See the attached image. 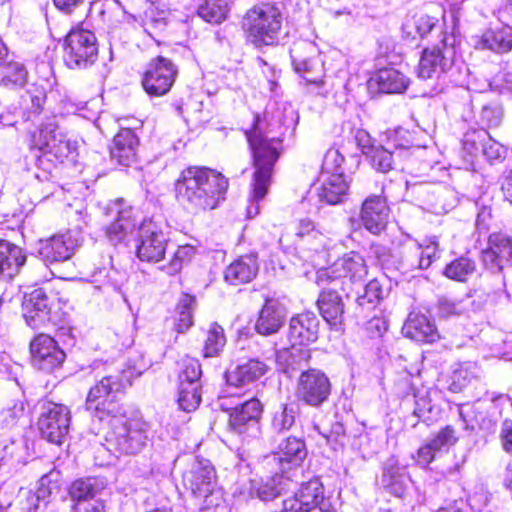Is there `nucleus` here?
<instances>
[{
  "mask_svg": "<svg viewBox=\"0 0 512 512\" xmlns=\"http://www.w3.org/2000/svg\"><path fill=\"white\" fill-rule=\"evenodd\" d=\"M368 274V266L362 255L357 252H349L338 258L329 267L319 269L316 272L315 282L318 286H339L345 291L349 283H361Z\"/></svg>",
  "mask_w": 512,
  "mask_h": 512,
  "instance_id": "6e6552de",
  "label": "nucleus"
},
{
  "mask_svg": "<svg viewBox=\"0 0 512 512\" xmlns=\"http://www.w3.org/2000/svg\"><path fill=\"white\" fill-rule=\"evenodd\" d=\"M485 139H487L486 129L468 130L462 140L463 151L471 157L476 156L481 151Z\"/></svg>",
  "mask_w": 512,
  "mask_h": 512,
  "instance_id": "5fc2aeb1",
  "label": "nucleus"
},
{
  "mask_svg": "<svg viewBox=\"0 0 512 512\" xmlns=\"http://www.w3.org/2000/svg\"><path fill=\"white\" fill-rule=\"evenodd\" d=\"M408 191L416 195L425 208L434 214H444L451 210L456 203L454 192L447 187L431 188L428 184H412L407 186Z\"/></svg>",
  "mask_w": 512,
  "mask_h": 512,
  "instance_id": "4be33fe9",
  "label": "nucleus"
},
{
  "mask_svg": "<svg viewBox=\"0 0 512 512\" xmlns=\"http://www.w3.org/2000/svg\"><path fill=\"white\" fill-rule=\"evenodd\" d=\"M274 475L266 479L250 480L249 492L252 497L271 501L290 488V478L276 468L267 467Z\"/></svg>",
  "mask_w": 512,
  "mask_h": 512,
  "instance_id": "bb28decb",
  "label": "nucleus"
},
{
  "mask_svg": "<svg viewBox=\"0 0 512 512\" xmlns=\"http://www.w3.org/2000/svg\"><path fill=\"white\" fill-rule=\"evenodd\" d=\"M28 80V71L18 62L9 63L0 70V84L6 87H23Z\"/></svg>",
  "mask_w": 512,
  "mask_h": 512,
  "instance_id": "de8ad7c7",
  "label": "nucleus"
},
{
  "mask_svg": "<svg viewBox=\"0 0 512 512\" xmlns=\"http://www.w3.org/2000/svg\"><path fill=\"white\" fill-rule=\"evenodd\" d=\"M227 189L228 180L221 173L199 166L184 169L175 182L176 199L191 215L216 209Z\"/></svg>",
  "mask_w": 512,
  "mask_h": 512,
  "instance_id": "f257e3e1",
  "label": "nucleus"
},
{
  "mask_svg": "<svg viewBox=\"0 0 512 512\" xmlns=\"http://www.w3.org/2000/svg\"><path fill=\"white\" fill-rule=\"evenodd\" d=\"M481 151L489 161L500 160L504 158V154L506 152L504 146L496 140L492 139L488 132L487 139H485L483 142Z\"/></svg>",
  "mask_w": 512,
  "mask_h": 512,
  "instance_id": "0e129e2a",
  "label": "nucleus"
},
{
  "mask_svg": "<svg viewBox=\"0 0 512 512\" xmlns=\"http://www.w3.org/2000/svg\"><path fill=\"white\" fill-rule=\"evenodd\" d=\"M440 37L437 46L423 51L418 66V76L422 79L445 72L453 63L455 36L441 31Z\"/></svg>",
  "mask_w": 512,
  "mask_h": 512,
  "instance_id": "ddd939ff",
  "label": "nucleus"
},
{
  "mask_svg": "<svg viewBox=\"0 0 512 512\" xmlns=\"http://www.w3.org/2000/svg\"><path fill=\"white\" fill-rule=\"evenodd\" d=\"M356 140L362 153L366 155L372 167L378 172L387 173L395 169L400 158L407 154V150L403 147L394 145L395 150H392L390 144L388 146L370 144L369 135L365 131H358Z\"/></svg>",
  "mask_w": 512,
  "mask_h": 512,
  "instance_id": "6ab92c4d",
  "label": "nucleus"
},
{
  "mask_svg": "<svg viewBox=\"0 0 512 512\" xmlns=\"http://www.w3.org/2000/svg\"><path fill=\"white\" fill-rule=\"evenodd\" d=\"M181 370L179 373V384H191L201 386L200 378L202 375L201 364L195 358L185 357L181 361Z\"/></svg>",
  "mask_w": 512,
  "mask_h": 512,
  "instance_id": "603ef678",
  "label": "nucleus"
},
{
  "mask_svg": "<svg viewBox=\"0 0 512 512\" xmlns=\"http://www.w3.org/2000/svg\"><path fill=\"white\" fill-rule=\"evenodd\" d=\"M177 73V67L171 60L158 56L149 63L143 75V88L150 96L165 95L174 84Z\"/></svg>",
  "mask_w": 512,
  "mask_h": 512,
  "instance_id": "dca6fc26",
  "label": "nucleus"
},
{
  "mask_svg": "<svg viewBox=\"0 0 512 512\" xmlns=\"http://www.w3.org/2000/svg\"><path fill=\"white\" fill-rule=\"evenodd\" d=\"M332 390L329 377L320 369L302 370L295 389L296 398L308 406L318 408L328 401Z\"/></svg>",
  "mask_w": 512,
  "mask_h": 512,
  "instance_id": "f8f14e48",
  "label": "nucleus"
},
{
  "mask_svg": "<svg viewBox=\"0 0 512 512\" xmlns=\"http://www.w3.org/2000/svg\"><path fill=\"white\" fill-rule=\"evenodd\" d=\"M263 412L261 402L251 398L231 409L229 430L243 437H257L260 433L259 419Z\"/></svg>",
  "mask_w": 512,
  "mask_h": 512,
  "instance_id": "a211bd4d",
  "label": "nucleus"
},
{
  "mask_svg": "<svg viewBox=\"0 0 512 512\" xmlns=\"http://www.w3.org/2000/svg\"><path fill=\"white\" fill-rule=\"evenodd\" d=\"M403 334L418 342L433 343L439 339L435 324L427 316L411 312L402 328Z\"/></svg>",
  "mask_w": 512,
  "mask_h": 512,
  "instance_id": "c85d7f7f",
  "label": "nucleus"
},
{
  "mask_svg": "<svg viewBox=\"0 0 512 512\" xmlns=\"http://www.w3.org/2000/svg\"><path fill=\"white\" fill-rule=\"evenodd\" d=\"M422 258L421 247L418 246V243H414L405 253L402 265L406 270L411 271L415 269H427V262Z\"/></svg>",
  "mask_w": 512,
  "mask_h": 512,
  "instance_id": "680f3d73",
  "label": "nucleus"
},
{
  "mask_svg": "<svg viewBox=\"0 0 512 512\" xmlns=\"http://www.w3.org/2000/svg\"><path fill=\"white\" fill-rule=\"evenodd\" d=\"M285 316V307L278 300H266L256 322V331L261 335H271L278 332L283 325Z\"/></svg>",
  "mask_w": 512,
  "mask_h": 512,
  "instance_id": "2f4dec72",
  "label": "nucleus"
},
{
  "mask_svg": "<svg viewBox=\"0 0 512 512\" xmlns=\"http://www.w3.org/2000/svg\"><path fill=\"white\" fill-rule=\"evenodd\" d=\"M201 400V386L179 384L177 402L183 411H194L199 406Z\"/></svg>",
  "mask_w": 512,
  "mask_h": 512,
  "instance_id": "3c124183",
  "label": "nucleus"
},
{
  "mask_svg": "<svg viewBox=\"0 0 512 512\" xmlns=\"http://www.w3.org/2000/svg\"><path fill=\"white\" fill-rule=\"evenodd\" d=\"M198 15L209 23H221L228 12V0H195Z\"/></svg>",
  "mask_w": 512,
  "mask_h": 512,
  "instance_id": "79ce46f5",
  "label": "nucleus"
},
{
  "mask_svg": "<svg viewBox=\"0 0 512 512\" xmlns=\"http://www.w3.org/2000/svg\"><path fill=\"white\" fill-rule=\"evenodd\" d=\"M489 246L482 252L484 265L497 272L493 276V286L486 287L485 293L489 303L495 305L505 295L506 276L512 277V267L507 266L512 260L511 239L502 233L489 236Z\"/></svg>",
  "mask_w": 512,
  "mask_h": 512,
  "instance_id": "20e7f679",
  "label": "nucleus"
},
{
  "mask_svg": "<svg viewBox=\"0 0 512 512\" xmlns=\"http://www.w3.org/2000/svg\"><path fill=\"white\" fill-rule=\"evenodd\" d=\"M383 289L377 280H371L364 289V293L357 297L359 306L365 307L368 305L374 306L382 298Z\"/></svg>",
  "mask_w": 512,
  "mask_h": 512,
  "instance_id": "bf43d9fd",
  "label": "nucleus"
},
{
  "mask_svg": "<svg viewBox=\"0 0 512 512\" xmlns=\"http://www.w3.org/2000/svg\"><path fill=\"white\" fill-rule=\"evenodd\" d=\"M475 270V261L467 256H461L446 265L444 275L449 279L464 282Z\"/></svg>",
  "mask_w": 512,
  "mask_h": 512,
  "instance_id": "a18cd8bd",
  "label": "nucleus"
},
{
  "mask_svg": "<svg viewBox=\"0 0 512 512\" xmlns=\"http://www.w3.org/2000/svg\"><path fill=\"white\" fill-rule=\"evenodd\" d=\"M138 137L131 129H121L113 140L111 156L119 164L129 166L136 158Z\"/></svg>",
  "mask_w": 512,
  "mask_h": 512,
  "instance_id": "473e14b6",
  "label": "nucleus"
},
{
  "mask_svg": "<svg viewBox=\"0 0 512 512\" xmlns=\"http://www.w3.org/2000/svg\"><path fill=\"white\" fill-rule=\"evenodd\" d=\"M226 344L224 329L217 323H212L204 343L203 356L206 358L219 356Z\"/></svg>",
  "mask_w": 512,
  "mask_h": 512,
  "instance_id": "09e8293b",
  "label": "nucleus"
},
{
  "mask_svg": "<svg viewBox=\"0 0 512 512\" xmlns=\"http://www.w3.org/2000/svg\"><path fill=\"white\" fill-rule=\"evenodd\" d=\"M25 261L26 256L22 253L21 248L0 239V276L11 279L18 273Z\"/></svg>",
  "mask_w": 512,
  "mask_h": 512,
  "instance_id": "e433bc0d",
  "label": "nucleus"
},
{
  "mask_svg": "<svg viewBox=\"0 0 512 512\" xmlns=\"http://www.w3.org/2000/svg\"><path fill=\"white\" fill-rule=\"evenodd\" d=\"M307 456L305 443L302 439L290 436L280 442L277 450L263 458L264 467H272L280 472L298 467Z\"/></svg>",
  "mask_w": 512,
  "mask_h": 512,
  "instance_id": "aec40b11",
  "label": "nucleus"
},
{
  "mask_svg": "<svg viewBox=\"0 0 512 512\" xmlns=\"http://www.w3.org/2000/svg\"><path fill=\"white\" fill-rule=\"evenodd\" d=\"M112 211L116 213V218L106 228V236L112 245L128 242L135 234L138 235L141 222L147 221L137 209L126 205L122 200L114 204Z\"/></svg>",
  "mask_w": 512,
  "mask_h": 512,
  "instance_id": "2eb2a0df",
  "label": "nucleus"
},
{
  "mask_svg": "<svg viewBox=\"0 0 512 512\" xmlns=\"http://www.w3.org/2000/svg\"><path fill=\"white\" fill-rule=\"evenodd\" d=\"M457 441L455 430L451 426L441 429L428 443L440 452L443 448L454 445Z\"/></svg>",
  "mask_w": 512,
  "mask_h": 512,
  "instance_id": "e2e57ef3",
  "label": "nucleus"
},
{
  "mask_svg": "<svg viewBox=\"0 0 512 512\" xmlns=\"http://www.w3.org/2000/svg\"><path fill=\"white\" fill-rule=\"evenodd\" d=\"M136 255L142 262L157 263L166 253L169 237L151 220L142 221L136 238Z\"/></svg>",
  "mask_w": 512,
  "mask_h": 512,
  "instance_id": "4468645a",
  "label": "nucleus"
},
{
  "mask_svg": "<svg viewBox=\"0 0 512 512\" xmlns=\"http://www.w3.org/2000/svg\"><path fill=\"white\" fill-rule=\"evenodd\" d=\"M294 70L307 82L320 88L325 84L324 67L317 45L311 41L295 42L290 49Z\"/></svg>",
  "mask_w": 512,
  "mask_h": 512,
  "instance_id": "9b49d317",
  "label": "nucleus"
},
{
  "mask_svg": "<svg viewBox=\"0 0 512 512\" xmlns=\"http://www.w3.org/2000/svg\"><path fill=\"white\" fill-rule=\"evenodd\" d=\"M319 320L312 312H304L290 320L289 340L292 346H304L313 343L318 338Z\"/></svg>",
  "mask_w": 512,
  "mask_h": 512,
  "instance_id": "cd10ccee",
  "label": "nucleus"
},
{
  "mask_svg": "<svg viewBox=\"0 0 512 512\" xmlns=\"http://www.w3.org/2000/svg\"><path fill=\"white\" fill-rule=\"evenodd\" d=\"M119 272L111 267H101L92 274V282L102 286H110L114 290H120L121 284L117 280Z\"/></svg>",
  "mask_w": 512,
  "mask_h": 512,
  "instance_id": "13d9d810",
  "label": "nucleus"
},
{
  "mask_svg": "<svg viewBox=\"0 0 512 512\" xmlns=\"http://www.w3.org/2000/svg\"><path fill=\"white\" fill-rule=\"evenodd\" d=\"M258 263L254 255H245L232 262L224 272L226 282L239 285L250 282L258 272Z\"/></svg>",
  "mask_w": 512,
  "mask_h": 512,
  "instance_id": "c9c22d12",
  "label": "nucleus"
},
{
  "mask_svg": "<svg viewBox=\"0 0 512 512\" xmlns=\"http://www.w3.org/2000/svg\"><path fill=\"white\" fill-rule=\"evenodd\" d=\"M268 369V365L263 361L250 359L226 372V382L230 386L245 387L264 376Z\"/></svg>",
  "mask_w": 512,
  "mask_h": 512,
  "instance_id": "7c9ffc66",
  "label": "nucleus"
},
{
  "mask_svg": "<svg viewBox=\"0 0 512 512\" xmlns=\"http://www.w3.org/2000/svg\"><path fill=\"white\" fill-rule=\"evenodd\" d=\"M58 490V473L51 471L39 479L36 491L29 493V501L36 500L46 505L48 498Z\"/></svg>",
  "mask_w": 512,
  "mask_h": 512,
  "instance_id": "8fccbe9b",
  "label": "nucleus"
},
{
  "mask_svg": "<svg viewBox=\"0 0 512 512\" xmlns=\"http://www.w3.org/2000/svg\"><path fill=\"white\" fill-rule=\"evenodd\" d=\"M281 24L280 11L270 4L251 8L242 20V27L248 40L258 47L272 45L278 39Z\"/></svg>",
  "mask_w": 512,
  "mask_h": 512,
  "instance_id": "0eeeda50",
  "label": "nucleus"
},
{
  "mask_svg": "<svg viewBox=\"0 0 512 512\" xmlns=\"http://www.w3.org/2000/svg\"><path fill=\"white\" fill-rule=\"evenodd\" d=\"M389 213L386 199L380 195H371L363 202L360 216L364 227L378 235L385 229Z\"/></svg>",
  "mask_w": 512,
  "mask_h": 512,
  "instance_id": "393cba45",
  "label": "nucleus"
},
{
  "mask_svg": "<svg viewBox=\"0 0 512 512\" xmlns=\"http://www.w3.org/2000/svg\"><path fill=\"white\" fill-rule=\"evenodd\" d=\"M127 385H130V380L123 374L103 377L90 388L86 399V409L100 421L108 417L112 419L122 416L125 409L119 403V395Z\"/></svg>",
  "mask_w": 512,
  "mask_h": 512,
  "instance_id": "423d86ee",
  "label": "nucleus"
},
{
  "mask_svg": "<svg viewBox=\"0 0 512 512\" xmlns=\"http://www.w3.org/2000/svg\"><path fill=\"white\" fill-rule=\"evenodd\" d=\"M262 129V122L257 117L251 131H246L247 141L253 156L255 172L252 193L247 206V217L254 218L259 213V201L267 194L271 183L273 167L279 157L280 140L269 136Z\"/></svg>",
  "mask_w": 512,
  "mask_h": 512,
  "instance_id": "f03ea898",
  "label": "nucleus"
},
{
  "mask_svg": "<svg viewBox=\"0 0 512 512\" xmlns=\"http://www.w3.org/2000/svg\"><path fill=\"white\" fill-rule=\"evenodd\" d=\"M310 358L311 355L308 349L296 348V346H292L291 350L282 351L278 355L279 360H285L286 368L284 372L289 374L290 377L293 376V372L306 367Z\"/></svg>",
  "mask_w": 512,
  "mask_h": 512,
  "instance_id": "c03bdc74",
  "label": "nucleus"
},
{
  "mask_svg": "<svg viewBox=\"0 0 512 512\" xmlns=\"http://www.w3.org/2000/svg\"><path fill=\"white\" fill-rule=\"evenodd\" d=\"M195 252L196 249L192 245L186 244L179 246L168 265L163 266L162 269L169 275L180 272L183 265L190 262Z\"/></svg>",
  "mask_w": 512,
  "mask_h": 512,
  "instance_id": "864d4df0",
  "label": "nucleus"
},
{
  "mask_svg": "<svg viewBox=\"0 0 512 512\" xmlns=\"http://www.w3.org/2000/svg\"><path fill=\"white\" fill-rule=\"evenodd\" d=\"M375 81L381 92L390 94L402 93L409 85V79L394 68L380 69L375 76Z\"/></svg>",
  "mask_w": 512,
  "mask_h": 512,
  "instance_id": "4c0bfd02",
  "label": "nucleus"
},
{
  "mask_svg": "<svg viewBox=\"0 0 512 512\" xmlns=\"http://www.w3.org/2000/svg\"><path fill=\"white\" fill-rule=\"evenodd\" d=\"M30 146L41 152L37 157V166L47 172L72 157L77 149L76 142L70 140L60 128L56 116L46 117L31 133Z\"/></svg>",
  "mask_w": 512,
  "mask_h": 512,
  "instance_id": "7ed1b4c3",
  "label": "nucleus"
},
{
  "mask_svg": "<svg viewBox=\"0 0 512 512\" xmlns=\"http://www.w3.org/2000/svg\"><path fill=\"white\" fill-rule=\"evenodd\" d=\"M282 512H312V510L308 507L307 502L299 497V494L296 492L293 496L283 501Z\"/></svg>",
  "mask_w": 512,
  "mask_h": 512,
  "instance_id": "774afa93",
  "label": "nucleus"
},
{
  "mask_svg": "<svg viewBox=\"0 0 512 512\" xmlns=\"http://www.w3.org/2000/svg\"><path fill=\"white\" fill-rule=\"evenodd\" d=\"M184 485L197 498L202 508L218 506L221 492L217 488L216 471L207 459L197 458L183 476Z\"/></svg>",
  "mask_w": 512,
  "mask_h": 512,
  "instance_id": "1a4fd4ad",
  "label": "nucleus"
},
{
  "mask_svg": "<svg viewBox=\"0 0 512 512\" xmlns=\"http://www.w3.org/2000/svg\"><path fill=\"white\" fill-rule=\"evenodd\" d=\"M504 112L498 102H490L481 109L479 120L487 128L499 127L503 121Z\"/></svg>",
  "mask_w": 512,
  "mask_h": 512,
  "instance_id": "4d7b16f0",
  "label": "nucleus"
},
{
  "mask_svg": "<svg viewBox=\"0 0 512 512\" xmlns=\"http://www.w3.org/2000/svg\"><path fill=\"white\" fill-rule=\"evenodd\" d=\"M299 413V406L295 402L281 403L273 412L271 426L274 431L281 433L290 430Z\"/></svg>",
  "mask_w": 512,
  "mask_h": 512,
  "instance_id": "a19ab883",
  "label": "nucleus"
},
{
  "mask_svg": "<svg viewBox=\"0 0 512 512\" xmlns=\"http://www.w3.org/2000/svg\"><path fill=\"white\" fill-rule=\"evenodd\" d=\"M405 469L400 467L395 458H389L383 466L382 485L397 496L404 491Z\"/></svg>",
  "mask_w": 512,
  "mask_h": 512,
  "instance_id": "ea45409f",
  "label": "nucleus"
},
{
  "mask_svg": "<svg viewBox=\"0 0 512 512\" xmlns=\"http://www.w3.org/2000/svg\"><path fill=\"white\" fill-rule=\"evenodd\" d=\"M468 300H456L441 297L438 300V314L442 318L460 316L468 311Z\"/></svg>",
  "mask_w": 512,
  "mask_h": 512,
  "instance_id": "6e6d98bb",
  "label": "nucleus"
},
{
  "mask_svg": "<svg viewBox=\"0 0 512 512\" xmlns=\"http://www.w3.org/2000/svg\"><path fill=\"white\" fill-rule=\"evenodd\" d=\"M51 299L43 288L33 290L25 296L23 316L29 327L41 329L52 323Z\"/></svg>",
  "mask_w": 512,
  "mask_h": 512,
  "instance_id": "5701e85b",
  "label": "nucleus"
},
{
  "mask_svg": "<svg viewBox=\"0 0 512 512\" xmlns=\"http://www.w3.org/2000/svg\"><path fill=\"white\" fill-rule=\"evenodd\" d=\"M349 189L344 173L320 174V186L317 194L322 202L335 205L342 202Z\"/></svg>",
  "mask_w": 512,
  "mask_h": 512,
  "instance_id": "c756f323",
  "label": "nucleus"
},
{
  "mask_svg": "<svg viewBox=\"0 0 512 512\" xmlns=\"http://www.w3.org/2000/svg\"><path fill=\"white\" fill-rule=\"evenodd\" d=\"M98 57V44L95 34L82 27L73 28L65 39L64 60L72 69H86Z\"/></svg>",
  "mask_w": 512,
  "mask_h": 512,
  "instance_id": "9d476101",
  "label": "nucleus"
},
{
  "mask_svg": "<svg viewBox=\"0 0 512 512\" xmlns=\"http://www.w3.org/2000/svg\"><path fill=\"white\" fill-rule=\"evenodd\" d=\"M79 245L76 235L68 231L41 241L39 254L46 263L64 262L73 256Z\"/></svg>",
  "mask_w": 512,
  "mask_h": 512,
  "instance_id": "b1692460",
  "label": "nucleus"
},
{
  "mask_svg": "<svg viewBox=\"0 0 512 512\" xmlns=\"http://www.w3.org/2000/svg\"><path fill=\"white\" fill-rule=\"evenodd\" d=\"M32 365L45 372H54L63 365L66 354L47 334H39L30 343Z\"/></svg>",
  "mask_w": 512,
  "mask_h": 512,
  "instance_id": "412c9836",
  "label": "nucleus"
},
{
  "mask_svg": "<svg viewBox=\"0 0 512 512\" xmlns=\"http://www.w3.org/2000/svg\"><path fill=\"white\" fill-rule=\"evenodd\" d=\"M111 431L106 436L110 450L124 455L140 453L149 441V424L142 418L122 416L110 419Z\"/></svg>",
  "mask_w": 512,
  "mask_h": 512,
  "instance_id": "39448f33",
  "label": "nucleus"
},
{
  "mask_svg": "<svg viewBox=\"0 0 512 512\" xmlns=\"http://www.w3.org/2000/svg\"><path fill=\"white\" fill-rule=\"evenodd\" d=\"M421 247V255L423 260L427 262V268L430 267L432 262L439 257V245L436 237L424 240L422 243H418Z\"/></svg>",
  "mask_w": 512,
  "mask_h": 512,
  "instance_id": "338daca9",
  "label": "nucleus"
},
{
  "mask_svg": "<svg viewBox=\"0 0 512 512\" xmlns=\"http://www.w3.org/2000/svg\"><path fill=\"white\" fill-rule=\"evenodd\" d=\"M317 306L323 319L335 330H340L344 315V303L338 293L339 286H320Z\"/></svg>",
  "mask_w": 512,
  "mask_h": 512,
  "instance_id": "a878e982",
  "label": "nucleus"
},
{
  "mask_svg": "<svg viewBox=\"0 0 512 512\" xmlns=\"http://www.w3.org/2000/svg\"><path fill=\"white\" fill-rule=\"evenodd\" d=\"M299 497L307 502L308 507L318 512H337L336 507L324 497V487L318 478L302 483L297 491Z\"/></svg>",
  "mask_w": 512,
  "mask_h": 512,
  "instance_id": "f704fd0d",
  "label": "nucleus"
},
{
  "mask_svg": "<svg viewBox=\"0 0 512 512\" xmlns=\"http://www.w3.org/2000/svg\"><path fill=\"white\" fill-rule=\"evenodd\" d=\"M295 230L296 236L306 241L311 250L318 251L321 248H326L327 239L325 235L315 228L314 223L310 219H301Z\"/></svg>",
  "mask_w": 512,
  "mask_h": 512,
  "instance_id": "37998d69",
  "label": "nucleus"
},
{
  "mask_svg": "<svg viewBox=\"0 0 512 512\" xmlns=\"http://www.w3.org/2000/svg\"><path fill=\"white\" fill-rule=\"evenodd\" d=\"M196 299L189 294H183L176 307V330L180 333L193 325V310Z\"/></svg>",
  "mask_w": 512,
  "mask_h": 512,
  "instance_id": "49530a36",
  "label": "nucleus"
},
{
  "mask_svg": "<svg viewBox=\"0 0 512 512\" xmlns=\"http://www.w3.org/2000/svg\"><path fill=\"white\" fill-rule=\"evenodd\" d=\"M103 489V484L96 478H85L74 481L69 488V495L73 504L100 500L96 496Z\"/></svg>",
  "mask_w": 512,
  "mask_h": 512,
  "instance_id": "58836bf2",
  "label": "nucleus"
},
{
  "mask_svg": "<svg viewBox=\"0 0 512 512\" xmlns=\"http://www.w3.org/2000/svg\"><path fill=\"white\" fill-rule=\"evenodd\" d=\"M23 443L21 441L10 440L2 446L0 451L1 461H16L19 462L22 457Z\"/></svg>",
  "mask_w": 512,
  "mask_h": 512,
  "instance_id": "69168bd1",
  "label": "nucleus"
},
{
  "mask_svg": "<svg viewBox=\"0 0 512 512\" xmlns=\"http://www.w3.org/2000/svg\"><path fill=\"white\" fill-rule=\"evenodd\" d=\"M343 163L344 156L337 149H330L324 156L321 174L344 173Z\"/></svg>",
  "mask_w": 512,
  "mask_h": 512,
  "instance_id": "052dcab7",
  "label": "nucleus"
},
{
  "mask_svg": "<svg viewBox=\"0 0 512 512\" xmlns=\"http://www.w3.org/2000/svg\"><path fill=\"white\" fill-rule=\"evenodd\" d=\"M475 47L488 49L496 53H505L512 49V27L506 25L489 29L477 37Z\"/></svg>",
  "mask_w": 512,
  "mask_h": 512,
  "instance_id": "72a5a7b5",
  "label": "nucleus"
},
{
  "mask_svg": "<svg viewBox=\"0 0 512 512\" xmlns=\"http://www.w3.org/2000/svg\"><path fill=\"white\" fill-rule=\"evenodd\" d=\"M70 420V410L67 406L47 404L38 421L41 436L50 443L60 445L69 432Z\"/></svg>",
  "mask_w": 512,
  "mask_h": 512,
  "instance_id": "f3484780",
  "label": "nucleus"
}]
</instances>
